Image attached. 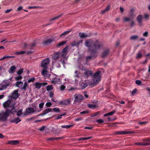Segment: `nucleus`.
Here are the masks:
<instances>
[{
  "label": "nucleus",
  "mask_w": 150,
  "mask_h": 150,
  "mask_svg": "<svg viewBox=\"0 0 150 150\" xmlns=\"http://www.w3.org/2000/svg\"><path fill=\"white\" fill-rule=\"evenodd\" d=\"M85 45L88 48V52L91 53L96 52L102 46V44L100 42L98 41L93 42L91 39L86 40Z\"/></svg>",
  "instance_id": "1"
},
{
  "label": "nucleus",
  "mask_w": 150,
  "mask_h": 150,
  "mask_svg": "<svg viewBox=\"0 0 150 150\" xmlns=\"http://www.w3.org/2000/svg\"><path fill=\"white\" fill-rule=\"evenodd\" d=\"M16 112V110L14 108L11 110L9 109H7L5 112L0 113V121L4 122L6 120L7 117L10 114H13Z\"/></svg>",
  "instance_id": "2"
},
{
  "label": "nucleus",
  "mask_w": 150,
  "mask_h": 150,
  "mask_svg": "<svg viewBox=\"0 0 150 150\" xmlns=\"http://www.w3.org/2000/svg\"><path fill=\"white\" fill-rule=\"evenodd\" d=\"M100 73V71L96 72L93 77V81L89 82L88 83L89 85L94 86L100 82L101 78Z\"/></svg>",
  "instance_id": "3"
},
{
  "label": "nucleus",
  "mask_w": 150,
  "mask_h": 150,
  "mask_svg": "<svg viewBox=\"0 0 150 150\" xmlns=\"http://www.w3.org/2000/svg\"><path fill=\"white\" fill-rule=\"evenodd\" d=\"M68 48V46H66L63 49L61 52H59L61 55V58L62 59L59 60L60 62H62L63 64H64L65 63V62L67 60V57H66V56L67 53Z\"/></svg>",
  "instance_id": "4"
},
{
  "label": "nucleus",
  "mask_w": 150,
  "mask_h": 150,
  "mask_svg": "<svg viewBox=\"0 0 150 150\" xmlns=\"http://www.w3.org/2000/svg\"><path fill=\"white\" fill-rule=\"evenodd\" d=\"M15 104V101L11 100L10 99H8L3 104V107L5 108H11V110L13 108H14L16 110V109L14 107ZM10 110V109H9Z\"/></svg>",
  "instance_id": "5"
},
{
  "label": "nucleus",
  "mask_w": 150,
  "mask_h": 150,
  "mask_svg": "<svg viewBox=\"0 0 150 150\" xmlns=\"http://www.w3.org/2000/svg\"><path fill=\"white\" fill-rule=\"evenodd\" d=\"M23 83L21 81H17L15 84L16 86L20 88L21 89L25 91L26 88L28 87V82L25 81L24 83V85L23 86Z\"/></svg>",
  "instance_id": "6"
},
{
  "label": "nucleus",
  "mask_w": 150,
  "mask_h": 150,
  "mask_svg": "<svg viewBox=\"0 0 150 150\" xmlns=\"http://www.w3.org/2000/svg\"><path fill=\"white\" fill-rule=\"evenodd\" d=\"M50 59L48 58H47L42 61L41 66L42 67L45 69H47V66L49 64L50 62Z\"/></svg>",
  "instance_id": "7"
},
{
  "label": "nucleus",
  "mask_w": 150,
  "mask_h": 150,
  "mask_svg": "<svg viewBox=\"0 0 150 150\" xmlns=\"http://www.w3.org/2000/svg\"><path fill=\"white\" fill-rule=\"evenodd\" d=\"M36 111L34 110L33 108L29 107L26 109L24 115H26L31 113H35Z\"/></svg>",
  "instance_id": "8"
},
{
  "label": "nucleus",
  "mask_w": 150,
  "mask_h": 150,
  "mask_svg": "<svg viewBox=\"0 0 150 150\" xmlns=\"http://www.w3.org/2000/svg\"><path fill=\"white\" fill-rule=\"evenodd\" d=\"M51 82L52 83L54 84L56 83L60 84L61 83L60 79L55 75H54V78H52Z\"/></svg>",
  "instance_id": "9"
},
{
  "label": "nucleus",
  "mask_w": 150,
  "mask_h": 150,
  "mask_svg": "<svg viewBox=\"0 0 150 150\" xmlns=\"http://www.w3.org/2000/svg\"><path fill=\"white\" fill-rule=\"evenodd\" d=\"M18 90H14L12 93V96H8L9 98H13L16 99L18 98L19 96V94L18 93Z\"/></svg>",
  "instance_id": "10"
},
{
  "label": "nucleus",
  "mask_w": 150,
  "mask_h": 150,
  "mask_svg": "<svg viewBox=\"0 0 150 150\" xmlns=\"http://www.w3.org/2000/svg\"><path fill=\"white\" fill-rule=\"evenodd\" d=\"M74 97V101L76 102H79L84 98L80 94L75 95Z\"/></svg>",
  "instance_id": "11"
},
{
  "label": "nucleus",
  "mask_w": 150,
  "mask_h": 150,
  "mask_svg": "<svg viewBox=\"0 0 150 150\" xmlns=\"http://www.w3.org/2000/svg\"><path fill=\"white\" fill-rule=\"evenodd\" d=\"M71 99H67L66 100H64L59 101L58 102V104L59 105H69L70 103Z\"/></svg>",
  "instance_id": "12"
},
{
  "label": "nucleus",
  "mask_w": 150,
  "mask_h": 150,
  "mask_svg": "<svg viewBox=\"0 0 150 150\" xmlns=\"http://www.w3.org/2000/svg\"><path fill=\"white\" fill-rule=\"evenodd\" d=\"M93 72L88 70H85L83 73V75L85 78H88L93 75Z\"/></svg>",
  "instance_id": "13"
},
{
  "label": "nucleus",
  "mask_w": 150,
  "mask_h": 150,
  "mask_svg": "<svg viewBox=\"0 0 150 150\" xmlns=\"http://www.w3.org/2000/svg\"><path fill=\"white\" fill-rule=\"evenodd\" d=\"M145 141L147 142L146 143H135V145H150V138H147L145 139Z\"/></svg>",
  "instance_id": "14"
},
{
  "label": "nucleus",
  "mask_w": 150,
  "mask_h": 150,
  "mask_svg": "<svg viewBox=\"0 0 150 150\" xmlns=\"http://www.w3.org/2000/svg\"><path fill=\"white\" fill-rule=\"evenodd\" d=\"M53 60H57L58 59V60L60 61L59 60L62 59L61 58V55L60 54L59 52H57L55 53L53 57Z\"/></svg>",
  "instance_id": "15"
},
{
  "label": "nucleus",
  "mask_w": 150,
  "mask_h": 150,
  "mask_svg": "<svg viewBox=\"0 0 150 150\" xmlns=\"http://www.w3.org/2000/svg\"><path fill=\"white\" fill-rule=\"evenodd\" d=\"M3 82L4 83H6V84L3 85L0 88V90L6 89L9 85L10 83L8 80H4Z\"/></svg>",
  "instance_id": "16"
},
{
  "label": "nucleus",
  "mask_w": 150,
  "mask_h": 150,
  "mask_svg": "<svg viewBox=\"0 0 150 150\" xmlns=\"http://www.w3.org/2000/svg\"><path fill=\"white\" fill-rule=\"evenodd\" d=\"M47 69H44L41 72L42 74L45 78H49L50 77V75L48 73Z\"/></svg>",
  "instance_id": "17"
},
{
  "label": "nucleus",
  "mask_w": 150,
  "mask_h": 150,
  "mask_svg": "<svg viewBox=\"0 0 150 150\" xmlns=\"http://www.w3.org/2000/svg\"><path fill=\"white\" fill-rule=\"evenodd\" d=\"M20 143V141L17 140H9L7 143V144H11L12 145H16Z\"/></svg>",
  "instance_id": "18"
},
{
  "label": "nucleus",
  "mask_w": 150,
  "mask_h": 150,
  "mask_svg": "<svg viewBox=\"0 0 150 150\" xmlns=\"http://www.w3.org/2000/svg\"><path fill=\"white\" fill-rule=\"evenodd\" d=\"M134 132L133 131H125L120 132H117V134H133L134 133Z\"/></svg>",
  "instance_id": "19"
},
{
  "label": "nucleus",
  "mask_w": 150,
  "mask_h": 150,
  "mask_svg": "<svg viewBox=\"0 0 150 150\" xmlns=\"http://www.w3.org/2000/svg\"><path fill=\"white\" fill-rule=\"evenodd\" d=\"M52 109L51 108H48L47 109H45L43 111L42 113L41 114V115H44L48 113L49 112H52Z\"/></svg>",
  "instance_id": "20"
},
{
  "label": "nucleus",
  "mask_w": 150,
  "mask_h": 150,
  "mask_svg": "<svg viewBox=\"0 0 150 150\" xmlns=\"http://www.w3.org/2000/svg\"><path fill=\"white\" fill-rule=\"evenodd\" d=\"M54 40L53 38L48 39L45 41L43 43L44 45H47L50 44L51 42L54 41Z\"/></svg>",
  "instance_id": "21"
},
{
  "label": "nucleus",
  "mask_w": 150,
  "mask_h": 150,
  "mask_svg": "<svg viewBox=\"0 0 150 150\" xmlns=\"http://www.w3.org/2000/svg\"><path fill=\"white\" fill-rule=\"evenodd\" d=\"M80 86L81 87V89H83L85 88L88 86V84L86 83L81 82L80 83Z\"/></svg>",
  "instance_id": "22"
},
{
  "label": "nucleus",
  "mask_w": 150,
  "mask_h": 150,
  "mask_svg": "<svg viewBox=\"0 0 150 150\" xmlns=\"http://www.w3.org/2000/svg\"><path fill=\"white\" fill-rule=\"evenodd\" d=\"M79 35L81 38H85L86 37H88L89 36L86 33H80L79 34Z\"/></svg>",
  "instance_id": "23"
},
{
  "label": "nucleus",
  "mask_w": 150,
  "mask_h": 150,
  "mask_svg": "<svg viewBox=\"0 0 150 150\" xmlns=\"http://www.w3.org/2000/svg\"><path fill=\"white\" fill-rule=\"evenodd\" d=\"M21 120L18 117H17L12 120L11 122L13 123H15L17 124L18 122H20Z\"/></svg>",
  "instance_id": "24"
},
{
  "label": "nucleus",
  "mask_w": 150,
  "mask_h": 150,
  "mask_svg": "<svg viewBox=\"0 0 150 150\" xmlns=\"http://www.w3.org/2000/svg\"><path fill=\"white\" fill-rule=\"evenodd\" d=\"M34 85L35 86L36 88L39 89L42 86V84L40 83L36 82L35 83Z\"/></svg>",
  "instance_id": "25"
},
{
  "label": "nucleus",
  "mask_w": 150,
  "mask_h": 150,
  "mask_svg": "<svg viewBox=\"0 0 150 150\" xmlns=\"http://www.w3.org/2000/svg\"><path fill=\"white\" fill-rule=\"evenodd\" d=\"M142 16L141 15H139L137 17V20L140 25L142 24Z\"/></svg>",
  "instance_id": "26"
},
{
  "label": "nucleus",
  "mask_w": 150,
  "mask_h": 150,
  "mask_svg": "<svg viewBox=\"0 0 150 150\" xmlns=\"http://www.w3.org/2000/svg\"><path fill=\"white\" fill-rule=\"evenodd\" d=\"M135 11V9L134 8H132L131 9L129 13V16L131 17H133L135 16V15L134 14V12Z\"/></svg>",
  "instance_id": "27"
},
{
  "label": "nucleus",
  "mask_w": 150,
  "mask_h": 150,
  "mask_svg": "<svg viewBox=\"0 0 150 150\" xmlns=\"http://www.w3.org/2000/svg\"><path fill=\"white\" fill-rule=\"evenodd\" d=\"M115 112V110H114L112 112L104 114L103 116L104 117H106L110 115H112Z\"/></svg>",
  "instance_id": "28"
},
{
  "label": "nucleus",
  "mask_w": 150,
  "mask_h": 150,
  "mask_svg": "<svg viewBox=\"0 0 150 150\" xmlns=\"http://www.w3.org/2000/svg\"><path fill=\"white\" fill-rule=\"evenodd\" d=\"M109 53V50L108 49L107 50L104 52L102 54V56L103 57H104L107 55Z\"/></svg>",
  "instance_id": "29"
},
{
  "label": "nucleus",
  "mask_w": 150,
  "mask_h": 150,
  "mask_svg": "<svg viewBox=\"0 0 150 150\" xmlns=\"http://www.w3.org/2000/svg\"><path fill=\"white\" fill-rule=\"evenodd\" d=\"M73 125H62L61 127L63 128H65L66 129H69L70 127L73 126Z\"/></svg>",
  "instance_id": "30"
},
{
  "label": "nucleus",
  "mask_w": 150,
  "mask_h": 150,
  "mask_svg": "<svg viewBox=\"0 0 150 150\" xmlns=\"http://www.w3.org/2000/svg\"><path fill=\"white\" fill-rule=\"evenodd\" d=\"M14 56H7L6 55H5L4 56V57L0 59V61H1V60H4V59H7L9 58H12V57H14Z\"/></svg>",
  "instance_id": "31"
},
{
  "label": "nucleus",
  "mask_w": 150,
  "mask_h": 150,
  "mask_svg": "<svg viewBox=\"0 0 150 150\" xmlns=\"http://www.w3.org/2000/svg\"><path fill=\"white\" fill-rule=\"evenodd\" d=\"M75 74L74 76L75 77L79 78L81 77V74L78 71H75Z\"/></svg>",
  "instance_id": "32"
},
{
  "label": "nucleus",
  "mask_w": 150,
  "mask_h": 150,
  "mask_svg": "<svg viewBox=\"0 0 150 150\" xmlns=\"http://www.w3.org/2000/svg\"><path fill=\"white\" fill-rule=\"evenodd\" d=\"M53 86L52 85H48L46 86V90L50 91L53 89Z\"/></svg>",
  "instance_id": "33"
},
{
  "label": "nucleus",
  "mask_w": 150,
  "mask_h": 150,
  "mask_svg": "<svg viewBox=\"0 0 150 150\" xmlns=\"http://www.w3.org/2000/svg\"><path fill=\"white\" fill-rule=\"evenodd\" d=\"M23 110L22 109H21L19 110L17 112V115L18 116H20L23 114Z\"/></svg>",
  "instance_id": "34"
},
{
  "label": "nucleus",
  "mask_w": 150,
  "mask_h": 150,
  "mask_svg": "<svg viewBox=\"0 0 150 150\" xmlns=\"http://www.w3.org/2000/svg\"><path fill=\"white\" fill-rule=\"evenodd\" d=\"M52 110L55 112H60L59 108L57 107L53 108L52 109Z\"/></svg>",
  "instance_id": "35"
},
{
  "label": "nucleus",
  "mask_w": 150,
  "mask_h": 150,
  "mask_svg": "<svg viewBox=\"0 0 150 150\" xmlns=\"http://www.w3.org/2000/svg\"><path fill=\"white\" fill-rule=\"evenodd\" d=\"M16 68L14 66H12L10 68V73H13L14 72V70L16 69Z\"/></svg>",
  "instance_id": "36"
},
{
  "label": "nucleus",
  "mask_w": 150,
  "mask_h": 150,
  "mask_svg": "<svg viewBox=\"0 0 150 150\" xmlns=\"http://www.w3.org/2000/svg\"><path fill=\"white\" fill-rule=\"evenodd\" d=\"M67 42L66 41H62V42L59 43L58 45H57V46L58 47H59L60 46H62L64 45Z\"/></svg>",
  "instance_id": "37"
},
{
  "label": "nucleus",
  "mask_w": 150,
  "mask_h": 150,
  "mask_svg": "<svg viewBox=\"0 0 150 150\" xmlns=\"http://www.w3.org/2000/svg\"><path fill=\"white\" fill-rule=\"evenodd\" d=\"M23 69H21L18 71L17 73V74L19 75H21V74L23 72Z\"/></svg>",
  "instance_id": "38"
},
{
  "label": "nucleus",
  "mask_w": 150,
  "mask_h": 150,
  "mask_svg": "<svg viewBox=\"0 0 150 150\" xmlns=\"http://www.w3.org/2000/svg\"><path fill=\"white\" fill-rule=\"evenodd\" d=\"M25 51H22L20 52H16L15 53V54L16 55H19L24 54L25 53Z\"/></svg>",
  "instance_id": "39"
},
{
  "label": "nucleus",
  "mask_w": 150,
  "mask_h": 150,
  "mask_svg": "<svg viewBox=\"0 0 150 150\" xmlns=\"http://www.w3.org/2000/svg\"><path fill=\"white\" fill-rule=\"evenodd\" d=\"M144 18L146 20H148L149 19V18L150 16V14L147 13H146L144 14Z\"/></svg>",
  "instance_id": "40"
},
{
  "label": "nucleus",
  "mask_w": 150,
  "mask_h": 150,
  "mask_svg": "<svg viewBox=\"0 0 150 150\" xmlns=\"http://www.w3.org/2000/svg\"><path fill=\"white\" fill-rule=\"evenodd\" d=\"M22 79V76L21 75H19L18 76H16L15 79L16 80H21Z\"/></svg>",
  "instance_id": "41"
},
{
  "label": "nucleus",
  "mask_w": 150,
  "mask_h": 150,
  "mask_svg": "<svg viewBox=\"0 0 150 150\" xmlns=\"http://www.w3.org/2000/svg\"><path fill=\"white\" fill-rule=\"evenodd\" d=\"M28 8L31 9L32 8H42V7L39 6H29L28 7Z\"/></svg>",
  "instance_id": "42"
},
{
  "label": "nucleus",
  "mask_w": 150,
  "mask_h": 150,
  "mask_svg": "<svg viewBox=\"0 0 150 150\" xmlns=\"http://www.w3.org/2000/svg\"><path fill=\"white\" fill-rule=\"evenodd\" d=\"M88 107L94 109L96 107V105L94 104H88Z\"/></svg>",
  "instance_id": "43"
},
{
  "label": "nucleus",
  "mask_w": 150,
  "mask_h": 150,
  "mask_svg": "<svg viewBox=\"0 0 150 150\" xmlns=\"http://www.w3.org/2000/svg\"><path fill=\"white\" fill-rule=\"evenodd\" d=\"M71 31V30H69V31H65L61 35H60V37L63 36V35H66L68 34Z\"/></svg>",
  "instance_id": "44"
},
{
  "label": "nucleus",
  "mask_w": 150,
  "mask_h": 150,
  "mask_svg": "<svg viewBox=\"0 0 150 150\" xmlns=\"http://www.w3.org/2000/svg\"><path fill=\"white\" fill-rule=\"evenodd\" d=\"M96 122L99 124H101L104 122L103 120L102 119H98L96 120Z\"/></svg>",
  "instance_id": "45"
},
{
  "label": "nucleus",
  "mask_w": 150,
  "mask_h": 150,
  "mask_svg": "<svg viewBox=\"0 0 150 150\" xmlns=\"http://www.w3.org/2000/svg\"><path fill=\"white\" fill-rule=\"evenodd\" d=\"M138 38V37L137 35H133L131 36L130 39L131 40H135L137 39Z\"/></svg>",
  "instance_id": "46"
},
{
  "label": "nucleus",
  "mask_w": 150,
  "mask_h": 150,
  "mask_svg": "<svg viewBox=\"0 0 150 150\" xmlns=\"http://www.w3.org/2000/svg\"><path fill=\"white\" fill-rule=\"evenodd\" d=\"M77 41L74 40L71 44V45L72 46H77Z\"/></svg>",
  "instance_id": "47"
},
{
  "label": "nucleus",
  "mask_w": 150,
  "mask_h": 150,
  "mask_svg": "<svg viewBox=\"0 0 150 150\" xmlns=\"http://www.w3.org/2000/svg\"><path fill=\"white\" fill-rule=\"evenodd\" d=\"M52 103L51 102H47L45 104V105L47 107H49L52 105Z\"/></svg>",
  "instance_id": "48"
},
{
  "label": "nucleus",
  "mask_w": 150,
  "mask_h": 150,
  "mask_svg": "<svg viewBox=\"0 0 150 150\" xmlns=\"http://www.w3.org/2000/svg\"><path fill=\"white\" fill-rule=\"evenodd\" d=\"M35 80V78L33 77L29 79L28 81V83L33 82Z\"/></svg>",
  "instance_id": "49"
},
{
  "label": "nucleus",
  "mask_w": 150,
  "mask_h": 150,
  "mask_svg": "<svg viewBox=\"0 0 150 150\" xmlns=\"http://www.w3.org/2000/svg\"><path fill=\"white\" fill-rule=\"evenodd\" d=\"M60 16H57L55 17L54 18H52L50 20V21H54V20H55L57 19L60 17Z\"/></svg>",
  "instance_id": "50"
},
{
  "label": "nucleus",
  "mask_w": 150,
  "mask_h": 150,
  "mask_svg": "<svg viewBox=\"0 0 150 150\" xmlns=\"http://www.w3.org/2000/svg\"><path fill=\"white\" fill-rule=\"evenodd\" d=\"M66 114H62L61 115H59L58 117L56 118V119L58 120L59 119H60L62 118V116L65 115Z\"/></svg>",
  "instance_id": "51"
},
{
  "label": "nucleus",
  "mask_w": 150,
  "mask_h": 150,
  "mask_svg": "<svg viewBox=\"0 0 150 150\" xmlns=\"http://www.w3.org/2000/svg\"><path fill=\"white\" fill-rule=\"evenodd\" d=\"M92 58V57L91 56H89L87 57H86V61H90Z\"/></svg>",
  "instance_id": "52"
},
{
  "label": "nucleus",
  "mask_w": 150,
  "mask_h": 150,
  "mask_svg": "<svg viewBox=\"0 0 150 150\" xmlns=\"http://www.w3.org/2000/svg\"><path fill=\"white\" fill-rule=\"evenodd\" d=\"M135 83L136 84H137L138 85H140L141 84V81L140 80H138L136 81Z\"/></svg>",
  "instance_id": "53"
},
{
  "label": "nucleus",
  "mask_w": 150,
  "mask_h": 150,
  "mask_svg": "<svg viewBox=\"0 0 150 150\" xmlns=\"http://www.w3.org/2000/svg\"><path fill=\"white\" fill-rule=\"evenodd\" d=\"M137 91V90L136 88L134 89L132 92L131 93L132 95L135 94Z\"/></svg>",
  "instance_id": "54"
},
{
  "label": "nucleus",
  "mask_w": 150,
  "mask_h": 150,
  "mask_svg": "<svg viewBox=\"0 0 150 150\" xmlns=\"http://www.w3.org/2000/svg\"><path fill=\"white\" fill-rule=\"evenodd\" d=\"M65 86L63 84L61 86L60 89L62 91H63L64 90V89L65 88Z\"/></svg>",
  "instance_id": "55"
},
{
  "label": "nucleus",
  "mask_w": 150,
  "mask_h": 150,
  "mask_svg": "<svg viewBox=\"0 0 150 150\" xmlns=\"http://www.w3.org/2000/svg\"><path fill=\"white\" fill-rule=\"evenodd\" d=\"M77 46L78 47V46L79 45H80L83 42V40H80L79 41H77Z\"/></svg>",
  "instance_id": "56"
},
{
  "label": "nucleus",
  "mask_w": 150,
  "mask_h": 150,
  "mask_svg": "<svg viewBox=\"0 0 150 150\" xmlns=\"http://www.w3.org/2000/svg\"><path fill=\"white\" fill-rule=\"evenodd\" d=\"M123 18V19L125 21H129L130 20V19L129 18H127L126 17H124Z\"/></svg>",
  "instance_id": "57"
},
{
  "label": "nucleus",
  "mask_w": 150,
  "mask_h": 150,
  "mask_svg": "<svg viewBox=\"0 0 150 150\" xmlns=\"http://www.w3.org/2000/svg\"><path fill=\"white\" fill-rule=\"evenodd\" d=\"M44 105L43 103H42L39 104V107L40 108H41L43 107Z\"/></svg>",
  "instance_id": "58"
},
{
  "label": "nucleus",
  "mask_w": 150,
  "mask_h": 150,
  "mask_svg": "<svg viewBox=\"0 0 150 150\" xmlns=\"http://www.w3.org/2000/svg\"><path fill=\"white\" fill-rule=\"evenodd\" d=\"M110 8V5H109L107 6L105 8V10L106 11H108Z\"/></svg>",
  "instance_id": "59"
},
{
  "label": "nucleus",
  "mask_w": 150,
  "mask_h": 150,
  "mask_svg": "<svg viewBox=\"0 0 150 150\" xmlns=\"http://www.w3.org/2000/svg\"><path fill=\"white\" fill-rule=\"evenodd\" d=\"M45 127L44 126H42L39 129V130L40 131H42L44 129H45Z\"/></svg>",
  "instance_id": "60"
},
{
  "label": "nucleus",
  "mask_w": 150,
  "mask_h": 150,
  "mask_svg": "<svg viewBox=\"0 0 150 150\" xmlns=\"http://www.w3.org/2000/svg\"><path fill=\"white\" fill-rule=\"evenodd\" d=\"M88 111H83V112H80L81 114H86L88 113Z\"/></svg>",
  "instance_id": "61"
},
{
  "label": "nucleus",
  "mask_w": 150,
  "mask_h": 150,
  "mask_svg": "<svg viewBox=\"0 0 150 150\" xmlns=\"http://www.w3.org/2000/svg\"><path fill=\"white\" fill-rule=\"evenodd\" d=\"M148 33L147 31H146L143 33V36L145 37H147L148 36Z\"/></svg>",
  "instance_id": "62"
},
{
  "label": "nucleus",
  "mask_w": 150,
  "mask_h": 150,
  "mask_svg": "<svg viewBox=\"0 0 150 150\" xmlns=\"http://www.w3.org/2000/svg\"><path fill=\"white\" fill-rule=\"evenodd\" d=\"M142 56V54L141 53H139L137 54V56L136 58H140Z\"/></svg>",
  "instance_id": "63"
},
{
  "label": "nucleus",
  "mask_w": 150,
  "mask_h": 150,
  "mask_svg": "<svg viewBox=\"0 0 150 150\" xmlns=\"http://www.w3.org/2000/svg\"><path fill=\"white\" fill-rule=\"evenodd\" d=\"M54 95V94L52 92H50L49 93V96L50 97H52Z\"/></svg>",
  "instance_id": "64"
}]
</instances>
